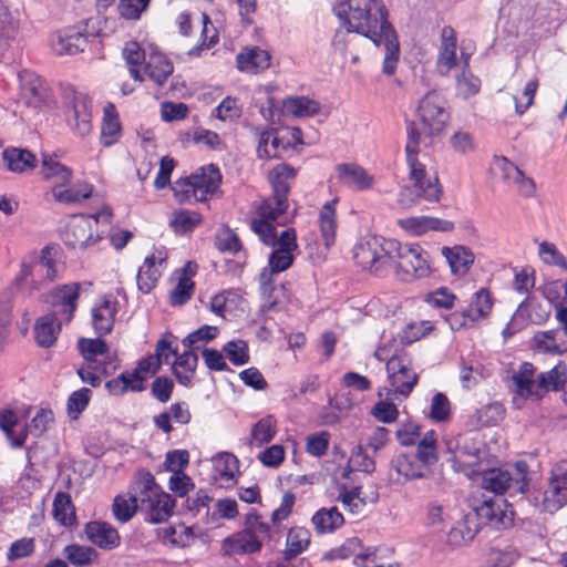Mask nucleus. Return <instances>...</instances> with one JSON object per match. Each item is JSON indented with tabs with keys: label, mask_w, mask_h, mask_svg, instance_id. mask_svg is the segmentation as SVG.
Segmentation results:
<instances>
[{
	"label": "nucleus",
	"mask_w": 567,
	"mask_h": 567,
	"mask_svg": "<svg viewBox=\"0 0 567 567\" xmlns=\"http://www.w3.org/2000/svg\"><path fill=\"white\" fill-rule=\"evenodd\" d=\"M311 534L305 527L289 529L286 540L285 558L291 559L303 553L310 544Z\"/></svg>",
	"instance_id": "49530a36"
},
{
	"label": "nucleus",
	"mask_w": 567,
	"mask_h": 567,
	"mask_svg": "<svg viewBox=\"0 0 567 567\" xmlns=\"http://www.w3.org/2000/svg\"><path fill=\"white\" fill-rule=\"evenodd\" d=\"M194 538V534L190 527L184 524L169 526L163 529V539L177 547H186L190 544Z\"/></svg>",
	"instance_id": "bf43d9fd"
},
{
	"label": "nucleus",
	"mask_w": 567,
	"mask_h": 567,
	"mask_svg": "<svg viewBox=\"0 0 567 567\" xmlns=\"http://www.w3.org/2000/svg\"><path fill=\"white\" fill-rule=\"evenodd\" d=\"M374 44L383 51L382 72L391 76L395 73L400 60V43L398 38H371Z\"/></svg>",
	"instance_id": "79ce46f5"
},
{
	"label": "nucleus",
	"mask_w": 567,
	"mask_h": 567,
	"mask_svg": "<svg viewBox=\"0 0 567 567\" xmlns=\"http://www.w3.org/2000/svg\"><path fill=\"white\" fill-rule=\"evenodd\" d=\"M391 248L392 240L365 236L353 246L352 258L363 270L383 276L391 269Z\"/></svg>",
	"instance_id": "0eeeda50"
},
{
	"label": "nucleus",
	"mask_w": 567,
	"mask_h": 567,
	"mask_svg": "<svg viewBox=\"0 0 567 567\" xmlns=\"http://www.w3.org/2000/svg\"><path fill=\"white\" fill-rule=\"evenodd\" d=\"M92 324L99 334L112 331L117 313V301L111 297L101 298L92 308Z\"/></svg>",
	"instance_id": "b1692460"
},
{
	"label": "nucleus",
	"mask_w": 567,
	"mask_h": 567,
	"mask_svg": "<svg viewBox=\"0 0 567 567\" xmlns=\"http://www.w3.org/2000/svg\"><path fill=\"white\" fill-rule=\"evenodd\" d=\"M112 511L114 517L121 523H127L134 514L140 511V501L137 499V482L135 483L134 494L126 498L116 496L113 501Z\"/></svg>",
	"instance_id": "09e8293b"
},
{
	"label": "nucleus",
	"mask_w": 567,
	"mask_h": 567,
	"mask_svg": "<svg viewBox=\"0 0 567 567\" xmlns=\"http://www.w3.org/2000/svg\"><path fill=\"white\" fill-rule=\"evenodd\" d=\"M457 38H442L436 61L437 72L447 75L458 63L468 66V60L473 54V47L470 40H463L460 44Z\"/></svg>",
	"instance_id": "4468645a"
},
{
	"label": "nucleus",
	"mask_w": 567,
	"mask_h": 567,
	"mask_svg": "<svg viewBox=\"0 0 567 567\" xmlns=\"http://www.w3.org/2000/svg\"><path fill=\"white\" fill-rule=\"evenodd\" d=\"M567 380V367L559 362L551 370L538 374L540 399L549 391H558Z\"/></svg>",
	"instance_id": "a18cd8bd"
},
{
	"label": "nucleus",
	"mask_w": 567,
	"mask_h": 567,
	"mask_svg": "<svg viewBox=\"0 0 567 567\" xmlns=\"http://www.w3.org/2000/svg\"><path fill=\"white\" fill-rule=\"evenodd\" d=\"M296 177V169L281 163L276 165L268 174L269 183L272 187V194L280 198H287L290 190V181Z\"/></svg>",
	"instance_id": "58836bf2"
},
{
	"label": "nucleus",
	"mask_w": 567,
	"mask_h": 567,
	"mask_svg": "<svg viewBox=\"0 0 567 567\" xmlns=\"http://www.w3.org/2000/svg\"><path fill=\"white\" fill-rule=\"evenodd\" d=\"M78 349L89 369L100 371L103 375H107L116 370L115 353L111 351L109 344L103 339L80 338L78 340Z\"/></svg>",
	"instance_id": "9b49d317"
},
{
	"label": "nucleus",
	"mask_w": 567,
	"mask_h": 567,
	"mask_svg": "<svg viewBox=\"0 0 567 567\" xmlns=\"http://www.w3.org/2000/svg\"><path fill=\"white\" fill-rule=\"evenodd\" d=\"M388 379L392 386L388 395L406 398L417 383V374L412 369V360L405 352L393 354L386 362Z\"/></svg>",
	"instance_id": "1a4fd4ad"
},
{
	"label": "nucleus",
	"mask_w": 567,
	"mask_h": 567,
	"mask_svg": "<svg viewBox=\"0 0 567 567\" xmlns=\"http://www.w3.org/2000/svg\"><path fill=\"white\" fill-rule=\"evenodd\" d=\"M481 524L476 522L474 514H466L455 523L447 534V544L452 547H462L471 543L477 532L480 530Z\"/></svg>",
	"instance_id": "c85d7f7f"
},
{
	"label": "nucleus",
	"mask_w": 567,
	"mask_h": 567,
	"mask_svg": "<svg viewBox=\"0 0 567 567\" xmlns=\"http://www.w3.org/2000/svg\"><path fill=\"white\" fill-rule=\"evenodd\" d=\"M473 512L476 522L489 523L495 527L507 526L512 522V513L507 511V504L499 496H482V499H474Z\"/></svg>",
	"instance_id": "dca6fc26"
},
{
	"label": "nucleus",
	"mask_w": 567,
	"mask_h": 567,
	"mask_svg": "<svg viewBox=\"0 0 567 567\" xmlns=\"http://www.w3.org/2000/svg\"><path fill=\"white\" fill-rule=\"evenodd\" d=\"M250 228L265 245L275 248L269 256L268 271L274 275L287 270L293 261L292 252L298 248L296 230L287 228L278 236L261 221H251Z\"/></svg>",
	"instance_id": "20e7f679"
},
{
	"label": "nucleus",
	"mask_w": 567,
	"mask_h": 567,
	"mask_svg": "<svg viewBox=\"0 0 567 567\" xmlns=\"http://www.w3.org/2000/svg\"><path fill=\"white\" fill-rule=\"evenodd\" d=\"M318 534L332 533L344 524L343 515L336 506L323 507L315 513L311 518Z\"/></svg>",
	"instance_id": "ea45409f"
},
{
	"label": "nucleus",
	"mask_w": 567,
	"mask_h": 567,
	"mask_svg": "<svg viewBox=\"0 0 567 567\" xmlns=\"http://www.w3.org/2000/svg\"><path fill=\"white\" fill-rule=\"evenodd\" d=\"M276 434V421L272 416L259 420L251 429V444L260 447L269 443Z\"/></svg>",
	"instance_id": "13d9d810"
},
{
	"label": "nucleus",
	"mask_w": 567,
	"mask_h": 567,
	"mask_svg": "<svg viewBox=\"0 0 567 567\" xmlns=\"http://www.w3.org/2000/svg\"><path fill=\"white\" fill-rule=\"evenodd\" d=\"M333 12L347 32L358 35H393L388 10L381 0H344Z\"/></svg>",
	"instance_id": "f03ea898"
},
{
	"label": "nucleus",
	"mask_w": 567,
	"mask_h": 567,
	"mask_svg": "<svg viewBox=\"0 0 567 567\" xmlns=\"http://www.w3.org/2000/svg\"><path fill=\"white\" fill-rule=\"evenodd\" d=\"M406 132L405 154L412 185L401 189L398 199L399 204L403 208H411L420 205L422 200L436 203L442 196L439 178L435 175L429 176L424 165L417 158L421 133L413 122L409 123Z\"/></svg>",
	"instance_id": "f257e3e1"
},
{
	"label": "nucleus",
	"mask_w": 567,
	"mask_h": 567,
	"mask_svg": "<svg viewBox=\"0 0 567 567\" xmlns=\"http://www.w3.org/2000/svg\"><path fill=\"white\" fill-rule=\"evenodd\" d=\"M213 464L218 476L227 485L233 484L238 472V460L230 453H219L213 458Z\"/></svg>",
	"instance_id": "864d4df0"
},
{
	"label": "nucleus",
	"mask_w": 567,
	"mask_h": 567,
	"mask_svg": "<svg viewBox=\"0 0 567 567\" xmlns=\"http://www.w3.org/2000/svg\"><path fill=\"white\" fill-rule=\"evenodd\" d=\"M229 361L235 365H243L249 361L248 346L244 340H231L223 347Z\"/></svg>",
	"instance_id": "774afa93"
},
{
	"label": "nucleus",
	"mask_w": 567,
	"mask_h": 567,
	"mask_svg": "<svg viewBox=\"0 0 567 567\" xmlns=\"http://www.w3.org/2000/svg\"><path fill=\"white\" fill-rule=\"evenodd\" d=\"M162 364L157 355L151 354L141 360L137 367L131 371V378L134 379L133 392H141L145 389L144 382L154 375Z\"/></svg>",
	"instance_id": "de8ad7c7"
},
{
	"label": "nucleus",
	"mask_w": 567,
	"mask_h": 567,
	"mask_svg": "<svg viewBox=\"0 0 567 567\" xmlns=\"http://www.w3.org/2000/svg\"><path fill=\"white\" fill-rule=\"evenodd\" d=\"M496 165L502 169L503 177L513 182L517 190L524 197H532L535 194V183L526 177L524 173L505 157L496 158Z\"/></svg>",
	"instance_id": "2f4dec72"
},
{
	"label": "nucleus",
	"mask_w": 567,
	"mask_h": 567,
	"mask_svg": "<svg viewBox=\"0 0 567 567\" xmlns=\"http://www.w3.org/2000/svg\"><path fill=\"white\" fill-rule=\"evenodd\" d=\"M93 220L89 216H73L68 223L63 239L68 246L73 248H85L99 240V235L94 236Z\"/></svg>",
	"instance_id": "a211bd4d"
},
{
	"label": "nucleus",
	"mask_w": 567,
	"mask_h": 567,
	"mask_svg": "<svg viewBox=\"0 0 567 567\" xmlns=\"http://www.w3.org/2000/svg\"><path fill=\"white\" fill-rule=\"evenodd\" d=\"M533 342L536 349L546 353L567 352V334L560 329L537 332Z\"/></svg>",
	"instance_id": "f704fd0d"
},
{
	"label": "nucleus",
	"mask_w": 567,
	"mask_h": 567,
	"mask_svg": "<svg viewBox=\"0 0 567 567\" xmlns=\"http://www.w3.org/2000/svg\"><path fill=\"white\" fill-rule=\"evenodd\" d=\"M525 463H517L515 476L508 471L493 468L484 473L482 477V487L494 493L496 496L502 495L508 488H514L517 493H524L528 486L526 480Z\"/></svg>",
	"instance_id": "f8f14e48"
},
{
	"label": "nucleus",
	"mask_w": 567,
	"mask_h": 567,
	"mask_svg": "<svg viewBox=\"0 0 567 567\" xmlns=\"http://www.w3.org/2000/svg\"><path fill=\"white\" fill-rule=\"evenodd\" d=\"M417 460L425 465L426 470L439 460L436 452V433L431 430L427 431L417 444L416 455Z\"/></svg>",
	"instance_id": "603ef678"
},
{
	"label": "nucleus",
	"mask_w": 567,
	"mask_h": 567,
	"mask_svg": "<svg viewBox=\"0 0 567 567\" xmlns=\"http://www.w3.org/2000/svg\"><path fill=\"white\" fill-rule=\"evenodd\" d=\"M442 255L445 257L451 271L456 276L466 275L474 264L475 256L473 251L461 245L454 247H443Z\"/></svg>",
	"instance_id": "c756f323"
},
{
	"label": "nucleus",
	"mask_w": 567,
	"mask_h": 567,
	"mask_svg": "<svg viewBox=\"0 0 567 567\" xmlns=\"http://www.w3.org/2000/svg\"><path fill=\"white\" fill-rule=\"evenodd\" d=\"M189 177L197 190L196 202L206 200L207 196L213 194L221 182V175L215 165L204 166Z\"/></svg>",
	"instance_id": "bb28decb"
},
{
	"label": "nucleus",
	"mask_w": 567,
	"mask_h": 567,
	"mask_svg": "<svg viewBox=\"0 0 567 567\" xmlns=\"http://www.w3.org/2000/svg\"><path fill=\"white\" fill-rule=\"evenodd\" d=\"M493 307L492 297L487 289L482 288L475 293L474 300L468 306L467 310L474 312V321L485 319Z\"/></svg>",
	"instance_id": "0e129e2a"
},
{
	"label": "nucleus",
	"mask_w": 567,
	"mask_h": 567,
	"mask_svg": "<svg viewBox=\"0 0 567 567\" xmlns=\"http://www.w3.org/2000/svg\"><path fill=\"white\" fill-rule=\"evenodd\" d=\"M391 466L395 472L403 476L405 480H416L426 477L430 470H426L415 455L399 454L392 462Z\"/></svg>",
	"instance_id": "c9c22d12"
},
{
	"label": "nucleus",
	"mask_w": 567,
	"mask_h": 567,
	"mask_svg": "<svg viewBox=\"0 0 567 567\" xmlns=\"http://www.w3.org/2000/svg\"><path fill=\"white\" fill-rule=\"evenodd\" d=\"M398 225L412 236H422L430 230L450 233L454 229L453 221L429 216L401 218Z\"/></svg>",
	"instance_id": "412c9836"
},
{
	"label": "nucleus",
	"mask_w": 567,
	"mask_h": 567,
	"mask_svg": "<svg viewBox=\"0 0 567 567\" xmlns=\"http://www.w3.org/2000/svg\"><path fill=\"white\" fill-rule=\"evenodd\" d=\"M236 62L239 71L258 73L270 66V54L260 48H246L237 55Z\"/></svg>",
	"instance_id": "7c9ffc66"
},
{
	"label": "nucleus",
	"mask_w": 567,
	"mask_h": 567,
	"mask_svg": "<svg viewBox=\"0 0 567 567\" xmlns=\"http://www.w3.org/2000/svg\"><path fill=\"white\" fill-rule=\"evenodd\" d=\"M202 218L198 213L189 210H177L173 214L171 225L176 233L190 231L195 226L200 223Z\"/></svg>",
	"instance_id": "69168bd1"
},
{
	"label": "nucleus",
	"mask_w": 567,
	"mask_h": 567,
	"mask_svg": "<svg viewBox=\"0 0 567 567\" xmlns=\"http://www.w3.org/2000/svg\"><path fill=\"white\" fill-rule=\"evenodd\" d=\"M550 316V306L544 305L537 301L535 298H528L523 301L515 313L513 315L512 321L507 324L504 333H514L519 327H517V322L520 321L522 324L525 322H530L534 324H542Z\"/></svg>",
	"instance_id": "6ab92c4d"
},
{
	"label": "nucleus",
	"mask_w": 567,
	"mask_h": 567,
	"mask_svg": "<svg viewBox=\"0 0 567 567\" xmlns=\"http://www.w3.org/2000/svg\"><path fill=\"white\" fill-rule=\"evenodd\" d=\"M84 532L92 544L105 550L114 549L121 543L118 532L106 522H90Z\"/></svg>",
	"instance_id": "5701e85b"
},
{
	"label": "nucleus",
	"mask_w": 567,
	"mask_h": 567,
	"mask_svg": "<svg viewBox=\"0 0 567 567\" xmlns=\"http://www.w3.org/2000/svg\"><path fill=\"white\" fill-rule=\"evenodd\" d=\"M166 260L165 250H156L145 258L136 276L137 287L143 293H150L155 288Z\"/></svg>",
	"instance_id": "aec40b11"
},
{
	"label": "nucleus",
	"mask_w": 567,
	"mask_h": 567,
	"mask_svg": "<svg viewBox=\"0 0 567 567\" xmlns=\"http://www.w3.org/2000/svg\"><path fill=\"white\" fill-rule=\"evenodd\" d=\"M538 256L544 264L567 270V259L557 249L555 244L542 241L538 246Z\"/></svg>",
	"instance_id": "680f3d73"
},
{
	"label": "nucleus",
	"mask_w": 567,
	"mask_h": 567,
	"mask_svg": "<svg viewBox=\"0 0 567 567\" xmlns=\"http://www.w3.org/2000/svg\"><path fill=\"white\" fill-rule=\"evenodd\" d=\"M148 60L146 62V73L151 80L162 85L173 73L172 62L152 44L148 45Z\"/></svg>",
	"instance_id": "473e14b6"
},
{
	"label": "nucleus",
	"mask_w": 567,
	"mask_h": 567,
	"mask_svg": "<svg viewBox=\"0 0 567 567\" xmlns=\"http://www.w3.org/2000/svg\"><path fill=\"white\" fill-rule=\"evenodd\" d=\"M337 172L340 182L349 188L364 190L373 185V176L358 164H340L337 166Z\"/></svg>",
	"instance_id": "a878e982"
},
{
	"label": "nucleus",
	"mask_w": 567,
	"mask_h": 567,
	"mask_svg": "<svg viewBox=\"0 0 567 567\" xmlns=\"http://www.w3.org/2000/svg\"><path fill=\"white\" fill-rule=\"evenodd\" d=\"M50 193L58 203L74 204L89 198L93 193V186L86 182H78L61 188H51Z\"/></svg>",
	"instance_id": "4c0bfd02"
},
{
	"label": "nucleus",
	"mask_w": 567,
	"mask_h": 567,
	"mask_svg": "<svg viewBox=\"0 0 567 567\" xmlns=\"http://www.w3.org/2000/svg\"><path fill=\"white\" fill-rule=\"evenodd\" d=\"M486 377L487 371L480 362H463L461 365L460 380L465 389L475 386Z\"/></svg>",
	"instance_id": "052dcab7"
},
{
	"label": "nucleus",
	"mask_w": 567,
	"mask_h": 567,
	"mask_svg": "<svg viewBox=\"0 0 567 567\" xmlns=\"http://www.w3.org/2000/svg\"><path fill=\"white\" fill-rule=\"evenodd\" d=\"M288 208V198H280L272 194L269 198L265 199L258 208V218L251 221H261L269 226L276 233V226L272 224L286 213Z\"/></svg>",
	"instance_id": "72a5a7b5"
},
{
	"label": "nucleus",
	"mask_w": 567,
	"mask_h": 567,
	"mask_svg": "<svg viewBox=\"0 0 567 567\" xmlns=\"http://www.w3.org/2000/svg\"><path fill=\"white\" fill-rule=\"evenodd\" d=\"M40 175L51 183V188H61L70 184L73 172L60 163L55 155L42 154Z\"/></svg>",
	"instance_id": "4be33fe9"
},
{
	"label": "nucleus",
	"mask_w": 567,
	"mask_h": 567,
	"mask_svg": "<svg viewBox=\"0 0 567 567\" xmlns=\"http://www.w3.org/2000/svg\"><path fill=\"white\" fill-rule=\"evenodd\" d=\"M113 110V105H109L104 110L105 115L102 124L101 141L105 146H111L116 141L121 130L116 116L111 114V111Z\"/></svg>",
	"instance_id": "e2e57ef3"
},
{
	"label": "nucleus",
	"mask_w": 567,
	"mask_h": 567,
	"mask_svg": "<svg viewBox=\"0 0 567 567\" xmlns=\"http://www.w3.org/2000/svg\"><path fill=\"white\" fill-rule=\"evenodd\" d=\"M535 372L532 363L524 362L512 375L513 404L518 410L524 406L526 400H540L538 377L535 378Z\"/></svg>",
	"instance_id": "2eb2a0df"
},
{
	"label": "nucleus",
	"mask_w": 567,
	"mask_h": 567,
	"mask_svg": "<svg viewBox=\"0 0 567 567\" xmlns=\"http://www.w3.org/2000/svg\"><path fill=\"white\" fill-rule=\"evenodd\" d=\"M450 146L458 155H467L475 151L476 144L470 132L458 130L454 132L450 140Z\"/></svg>",
	"instance_id": "338daca9"
},
{
	"label": "nucleus",
	"mask_w": 567,
	"mask_h": 567,
	"mask_svg": "<svg viewBox=\"0 0 567 567\" xmlns=\"http://www.w3.org/2000/svg\"><path fill=\"white\" fill-rule=\"evenodd\" d=\"M63 271L64 264L60 260L59 248L48 245L39 252H32L22 260L21 270L14 279V285L27 286L31 290L40 291L60 279Z\"/></svg>",
	"instance_id": "7ed1b4c3"
},
{
	"label": "nucleus",
	"mask_w": 567,
	"mask_h": 567,
	"mask_svg": "<svg viewBox=\"0 0 567 567\" xmlns=\"http://www.w3.org/2000/svg\"><path fill=\"white\" fill-rule=\"evenodd\" d=\"M137 499L140 511L145 514L146 522L159 524L167 520L174 511L175 501L161 489L154 476L146 472L137 481Z\"/></svg>",
	"instance_id": "39448f33"
},
{
	"label": "nucleus",
	"mask_w": 567,
	"mask_h": 567,
	"mask_svg": "<svg viewBox=\"0 0 567 567\" xmlns=\"http://www.w3.org/2000/svg\"><path fill=\"white\" fill-rule=\"evenodd\" d=\"M80 297V284L71 282L61 285L42 296V300L51 308L49 315H53L60 323H69L73 319Z\"/></svg>",
	"instance_id": "9d476101"
},
{
	"label": "nucleus",
	"mask_w": 567,
	"mask_h": 567,
	"mask_svg": "<svg viewBox=\"0 0 567 567\" xmlns=\"http://www.w3.org/2000/svg\"><path fill=\"white\" fill-rule=\"evenodd\" d=\"M173 371L178 382L185 386L190 385L198 363L195 350L186 348L182 354L176 353Z\"/></svg>",
	"instance_id": "e433bc0d"
},
{
	"label": "nucleus",
	"mask_w": 567,
	"mask_h": 567,
	"mask_svg": "<svg viewBox=\"0 0 567 567\" xmlns=\"http://www.w3.org/2000/svg\"><path fill=\"white\" fill-rule=\"evenodd\" d=\"M567 505V461H560L550 471L544 492L543 508L554 514Z\"/></svg>",
	"instance_id": "ddd939ff"
},
{
	"label": "nucleus",
	"mask_w": 567,
	"mask_h": 567,
	"mask_svg": "<svg viewBox=\"0 0 567 567\" xmlns=\"http://www.w3.org/2000/svg\"><path fill=\"white\" fill-rule=\"evenodd\" d=\"M69 99L65 113L70 128L79 136H86L92 130V113L87 96L80 92H73Z\"/></svg>",
	"instance_id": "f3484780"
},
{
	"label": "nucleus",
	"mask_w": 567,
	"mask_h": 567,
	"mask_svg": "<svg viewBox=\"0 0 567 567\" xmlns=\"http://www.w3.org/2000/svg\"><path fill=\"white\" fill-rule=\"evenodd\" d=\"M391 269L404 282L425 278L431 274L429 255L419 245L392 241Z\"/></svg>",
	"instance_id": "423d86ee"
},
{
	"label": "nucleus",
	"mask_w": 567,
	"mask_h": 567,
	"mask_svg": "<svg viewBox=\"0 0 567 567\" xmlns=\"http://www.w3.org/2000/svg\"><path fill=\"white\" fill-rule=\"evenodd\" d=\"M320 110V103L307 96H291L284 101V111L295 117L313 116Z\"/></svg>",
	"instance_id": "37998d69"
},
{
	"label": "nucleus",
	"mask_w": 567,
	"mask_h": 567,
	"mask_svg": "<svg viewBox=\"0 0 567 567\" xmlns=\"http://www.w3.org/2000/svg\"><path fill=\"white\" fill-rule=\"evenodd\" d=\"M417 117L424 134L429 137L441 134L449 122L445 99L436 91L427 92L419 102Z\"/></svg>",
	"instance_id": "6e6552de"
},
{
	"label": "nucleus",
	"mask_w": 567,
	"mask_h": 567,
	"mask_svg": "<svg viewBox=\"0 0 567 567\" xmlns=\"http://www.w3.org/2000/svg\"><path fill=\"white\" fill-rule=\"evenodd\" d=\"M49 47L58 56H71L86 49L87 38H51Z\"/></svg>",
	"instance_id": "8fccbe9b"
},
{
	"label": "nucleus",
	"mask_w": 567,
	"mask_h": 567,
	"mask_svg": "<svg viewBox=\"0 0 567 567\" xmlns=\"http://www.w3.org/2000/svg\"><path fill=\"white\" fill-rule=\"evenodd\" d=\"M3 161L11 172L25 173L34 168L37 158L27 150L7 148L3 152Z\"/></svg>",
	"instance_id": "c03bdc74"
},
{
	"label": "nucleus",
	"mask_w": 567,
	"mask_h": 567,
	"mask_svg": "<svg viewBox=\"0 0 567 567\" xmlns=\"http://www.w3.org/2000/svg\"><path fill=\"white\" fill-rule=\"evenodd\" d=\"M60 321L53 315H45L39 318L34 326V336L39 346L51 347L60 332Z\"/></svg>",
	"instance_id": "a19ab883"
},
{
	"label": "nucleus",
	"mask_w": 567,
	"mask_h": 567,
	"mask_svg": "<svg viewBox=\"0 0 567 567\" xmlns=\"http://www.w3.org/2000/svg\"><path fill=\"white\" fill-rule=\"evenodd\" d=\"M336 200L328 202L321 209L319 224L321 235L327 247L331 246L334 241L337 221H336Z\"/></svg>",
	"instance_id": "5fc2aeb1"
},
{
	"label": "nucleus",
	"mask_w": 567,
	"mask_h": 567,
	"mask_svg": "<svg viewBox=\"0 0 567 567\" xmlns=\"http://www.w3.org/2000/svg\"><path fill=\"white\" fill-rule=\"evenodd\" d=\"M64 555L68 560L76 567L91 565L97 557V553L94 548L78 544L66 546L64 548Z\"/></svg>",
	"instance_id": "4d7b16f0"
},
{
	"label": "nucleus",
	"mask_w": 567,
	"mask_h": 567,
	"mask_svg": "<svg viewBox=\"0 0 567 567\" xmlns=\"http://www.w3.org/2000/svg\"><path fill=\"white\" fill-rule=\"evenodd\" d=\"M290 150V141L284 135L275 136L271 131L258 133L257 155L261 159L280 158Z\"/></svg>",
	"instance_id": "cd10ccee"
},
{
	"label": "nucleus",
	"mask_w": 567,
	"mask_h": 567,
	"mask_svg": "<svg viewBox=\"0 0 567 567\" xmlns=\"http://www.w3.org/2000/svg\"><path fill=\"white\" fill-rule=\"evenodd\" d=\"M53 516L63 526H71L76 519L74 506L69 494L58 492L53 501Z\"/></svg>",
	"instance_id": "3c124183"
},
{
	"label": "nucleus",
	"mask_w": 567,
	"mask_h": 567,
	"mask_svg": "<svg viewBox=\"0 0 567 567\" xmlns=\"http://www.w3.org/2000/svg\"><path fill=\"white\" fill-rule=\"evenodd\" d=\"M261 549V540L245 528L223 540L221 550L226 556L254 554Z\"/></svg>",
	"instance_id": "393cba45"
},
{
	"label": "nucleus",
	"mask_w": 567,
	"mask_h": 567,
	"mask_svg": "<svg viewBox=\"0 0 567 567\" xmlns=\"http://www.w3.org/2000/svg\"><path fill=\"white\" fill-rule=\"evenodd\" d=\"M179 32L187 35L193 31V24L197 23L200 27V35H207L209 32V25L213 27L209 17L206 13L197 12L194 14L182 12L178 14L176 20Z\"/></svg>",
	"instance_id": "6e6d98bb"
}]
</instances>
